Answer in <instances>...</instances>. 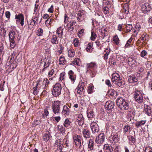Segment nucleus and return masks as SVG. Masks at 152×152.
I'll return each mask as SVG.
<instances>
[{
	"label": "nucleus",
	"instance_id": "0e129e2a",
	"mask_svg": "<svg viewBox=\"0 0 152 152\" xmlns=\"http://www.w3.org/2000/svg\"><path fill=\"white\" fill-rule=\"evenodd\" d=\"M63 141L64 142H65L64 143V145H66V146H64V147H66L68 146L69 141L66 139H64V140Z\"/></svg>",
	"mask_w": 152,
	"mask_h": 152
},
{
	"label": "nucleus",
	"instance_id": "e433bc0d",
	"mask_svg": "<svg viewBox=\"0 0 152 152\" xmlns=\"http://www.w3.org/2000/svg\"><path fill=\"white\" fill-rule=\"evenodd\" d=\"M71 122L68 118H66L64 121V126L65 127H68L70 125Z\"/></svg>",
	"mask_w": 152,
	"mask_h": 152
},
{
	"label": "nucleus",
	"instance_id": "49530a36",
	"mask_svg": "<svg viewBox=\"0 0 152 152\" xmlns=\"http://www.w3.org/2000/svg\"><path fill=\"white\" fill-rule=\"evenodd\" d=\"M10 47L12 48H13L15 47L16 44L15 42V40H10Z\"/></svg>",
	"mask_w": 152,
	"mask_h": 152
},
{
	"label": "nucleus",
	"instance_id": "a878e982",
	"mask_svg": "<svg viewBox=\"0 0 152 152\" xmlns=\"http://www.w3.org/2000/svg\"><path fill=\"white\" fill-rule=\"evenodd\" d=\"M87 114L88 117L90 119H91L94 116V112L91 109H88L87 110Z\"/></svg>",
	"mask_w": 152,
	"mask_h": 152
},
{
	"label": "nucleus",
	"instance_id": "69168bd1",
	"mask_svg": "<svg viewBox=\"0 0 152 152\" xmlns=\"http://www.w3.org/2000/svg\"><path fill=\"white\" fill-rule=\"evenodd\" d=\"M48 11L50 13H53V5H51L50 7L49 8Z\"/></svg>",
	"mask_w": 152,
	"mask_h": 152
},
{
	"label": "nucleus",
	"instance_id": "603ef678",
	"mask_svg": "<svg viewBox=\"0 0 152 152\" xmlns=\"http://www.w3.org/2000/svg\"><path fill=\"white\" fill-rule=\"evenodd\" d=\"M132 40V38L131 37L128 40L127 43L126 44L125 46L126 47H128L130 46V43H131Z\"/></svg>",
	"mask_w": 152,
	"mask_h": 152
},
{
	"label": "nucleus",
	"instance_id": "a211bd4d",
	"mask_svg": "<svg viewBox=\"0 0 152 152\" xmlns=\"http://www.w3.org/2000/svg\"><path fill=\"white\" fill-rule=\"evenodd\" d=\"M63 109L62 111V114L66 116L68 115L69 113V110L68 107L66 105H63Z\"/></svg>",
	"mask_w": 152,
	"mask_h": 152
},
{
	"label": "nucleus",
	"instance_id": "7ed1b4c3",
	"mask_svg": "<svg viewBox=\"0 0 152 152\" xmlns=\"http://www.w3.org/2000/svg\"><path fill=\"white\" fill-rule=\"evenodd\" d=\"M63 105L59 101H54L52 105V109L54 113L56 115H59L62 107Z\"/></svg>",
	"mask_w": 152,
	"mask_h": 152
},
{
	"label": "nucleus",
	"instance_id": "dca6fc26",
	"mask_svg": "<svg viewBox=\"0 0 152 152\" xmlns=\"http://www.w3.org/2000/svg\"><path fill=\"white\" fill-rule=\"evenodd\" d=\"M94 141L90 139L88 143L87 148L88 151L91 152L94 149Z\"/></svg>",
	"mask_w": 152,
	"mask_h": 152
},
{
	"label": "nucleus",
	"instance_id": "6e6d98bb",
	"mask_svg": "<svg viewBox=\"0 0 152 152\" xmlns=\"http://www.w3.org/2000/svg\"><path fill=\"white\" fill-rule=\"evenodd\" d=\"M37 86L34 87L33 89L34 94L35 95H36L37 94Z\"/></svg>",
	"mask_w": 152,
	"mask_h": 152
},
{
	"label": "nucleus",
	"instance_id": "c9c22d12",
	"mask_svg": "<svg viewBox=\"0 0 152 152\" xmlns=\"http://www.w3.org/2000/svg\"><path fill=\"white\" fill-rule=\"evenodd\" d=\"M68 55L69 56L71 57H73L75 55V52L74 50H73L70 48L68 50Z\"/></svg>",
	"mask_w": 152,
	"mask_h": 152
},
{
	"label": "nucleus",
	"instance_id": "a18cd8bd",
	"mask_svg": "<svg viewBox=\"0 0 152 152\" xmlns=\"http://www.w3.org/2000/svg\"><path fill=\"white\" fill-rule=\"evenodd\" d=\"M113 40L116 45L119 44V40L117 35H115L114 37Z\"/></svg>",
	"mask_w": 152,
	"mask_h": 152
},
{
	"label": "nucleus",
	"instance_id": "4be33fe9",
	"mask_svg": "<svg viewBox=\"0 0 152 152\" xmlns=\"http://www.w3.org/2000/svg\"><path fill=\"white\" fill-rule=\"evenodd\" d=\"M63 144V141L62 139H58L56 140L55 142V145H56L60 150H62Z\"/></svg>",
	"mask_w": 152,
	"mask_h": 152
},
{
	"label": "nucleus",
	"instance_id": "cd10ccee",
	"mask_svg": "<svg viewBox=\"0 0 152 152\" xmlns=\"http://www.w3.org/2000/svg\"><path fill=\"white\" fill-rule=\"evenodd\" d=\"M68 74L69 76V78L73 83L75 80V77L74 75V72L72 70H70L68 72Z\"/></svg>",
	"mask_w": 152,
	"mask_h": 152
},
{
	"label": "nucleus",
	"instance_id": "393cba45",
	"mask_svg": "<svg viewBox=\"0 0 152 152\" xmlns=\"http://www.w3.org/2000/svg\"><path fill=\"white\" fill-rule=\"evenodd\" d=\"M63 29L61 27L58 28L56 31V33L58 37L61 38L63 34Z\"/></svg>",
	"mask_w": 152,
	"mask_h": 152
},
{
	"label": "nucleus",
	"instance_id": "c85d7f7f",
	"mask_svg": "<svg viewBox=\"0 0 152 152\" xmlns=\"http://www.w3.org/2000/svg\"><path fill=\"white\" fill-rule=\"evenodd\" d=\"M128 138L129 140V143L130 145H132L136 142L135 138L133 136L131 135L128 136Z\"/></svg>",
	"mask_w": 152,
	"mask_h": 152
},
{
	"label": "nucleus",
	"instance_id": "bb28decb",
	"mask_svg": "<svg viewBox=\"0 0 152 152\" xmlns=\"http://www.w3.org/2000/svg\"><path fill=\"white\" fill-rule=\"evenodd\" d=\"M103 149L105 150H108L110 152H113V148L110 145L106 144L104 145Z\"/></svg>",
	"mask_w": 152,
	"mask_h": 152
},
{
	"label": "nucleus",
	"instance_id": "864d4df0",
	"mask_svg": "<svg viewBox=\"0 0 152 152\" xmlns=\"http://www.w3.org/2000/svg\"><path fill=\"white\" fill-rule=\"evenodd\" d=\"M65 75V73L64 72L61 73L60 75V77L59 78V80H62L64 78V76Z\"/></svg>",
	"mask_w": 152,
	"mask_h": 152
},
{
	"label": "nucleus",
	"instance_id": "1a4fd4ad",
	"mask_svg": "<svg viewBox=\"0 0 152 152\" xmlns=\"http://www.w3.org/2000/svg\"><path fill=\"white\" fill-rule=\"evenodd\" d=\"M90 126L92 131L93 133H97L99 130V126L95 122H91Z\"/></svg>",
	"mask_w": 152,
	"mask_h": 152
},
{
	"label": "nucleus",
	"instance_id": "2eb2a0df",
	"mask_svg": "<svg viewBox=\"0 0 152 152\" xmlns=\"http://www.w3.org/2000/svg\"><path fill=\"white\" fill-rule=\"evenodd\" d=\"M144 110L145 113L149 116L152 115V110L151 107L147 105H144Z\"/></svg>",
	"mask_w": 152,
	"mask_h": 152
},
{
	"label": "nucleus",
	"instance_id": "58836bf2",
	"mask_svg": "<svg viewBox=\"0 0 152 152\" xmlns=\"http://www.w3.org/2000/svg\"><path fill=\"white\" fill-rule=\"evenodd\" d=\"M94 91V86L92 84H90L88 88V92L89 94L92 93Z\"/></svg>",
	"mask_w": 152,
	"mask_h": 152
},
{
	"label": "nucleus",
	"instance_id": "9b49d317",
	"mask_svg": "<svg viewBox=\"0 0 152 152\" xmlns=\"http://www.w3.org/2000/svg\"><path fill=\"white\" fill-rule=\"evenodd\" d=\"M142 10L144 13L149 12L151 9V7L148 3H145L142 6Z\"/></svg>",
	"mask_w": 152,
	"mask_h": 152
},
{
	"label": "nucleus",
	"instance_id": "72a5a7b5",
	"mask_svg": "<svg viewBox=\"0 0 152 152\" xmlns=\"http://www.w3.org/2000/svg\"><path fill=\"white\" fill-rule=\"evenodd\" d=\"M52 18H51V17L48 18V19L45 21V24L46 26H48L49 25L51 24L53 22V20H52Z\"/></svg>",
	"mask_w": 152,
	"mask_h": 152
},
{
	"label": "nucleus",
	"instance_id": "423d86ee",
	"mask_svg": "<svg viewBox=\"0 0 152 152\" xmlns=\"http://www.w3.org/2000/svg\"><path fill=\"white\" fill-rule=\"evenodd\" d=\"M134 98L136 101L141 104L143 102V96L141 92L139 90H136L134 94Z\"/></svg>",
	"mask_w": 152,
	"mask_h": 152
},
{
	"label": "nucleus",
	"instance_id": "37998d69",
	"mask_svg": "<svg viewBox=\"0 0 152 152\" xmlns=\"http://www.w3.org/2000/svg\"><path fill=\"white\" fill-rule=\"evenodd\" d=\"M85 87L84 83L83 82H80L77 88H80L81 90H84Z\"/></svg>",
	"mask_w": 152,
	"mask_h": 152
},
{
	"label": "nucleus",
	"instance_id": "de8ad7c7",
	"mask_svg": "<svg viewBox=\"0 0 152 152\" xmlns=\"http://www.w3.org/2000/svg\"><path fill=\"white\" fill-rule=\"evenodd\" d=\"M74 45L76 47H78L79 45V41L77 39H75L73 41Z\"/></svg>",
	"mask_w": 152,
	"mask_h": 152
},
{
	"label": "nucleus",
	"instance_id": "8fccbe9b",
	"mask_svg": "<svg viewBox=\"0 0 152 152\" xmlns=\"http://www.w3.org/2000/svg\"><path fill=\"white\" fill-rule=\"evenodd\" d=\"M58 130L61 133H64L65 131V128H64L62 125H58Z\"/></svg>",
	"mask_w": 152,
	"mask_h": 152
},
{
	"label": "nucleus",
	"instance_id": "ea45409f",
	"mask_svg": "<svg viewBox=\"0 0 152 152\" xmlns=\"http://www.w3.org/2000/svg\"><path fill=\"white\" fill-rule=\"evenodd\" d=\"M104 52L106 53L104 55V58L105 59H107L108 58V56L110 53V50L108 49H106Z\"/></svg>",
	"mask_w": 152,
	"mask_h": 152
},
{
	"label": "nucleus",
	"instance_id": "c03bdc74",
	"mask_svg": "<svg viewBox=\"0 0 152 152\" xmlns=\"http://www.w3.org/2000/svg\"><path fill=\"white\" fill-rule=\"evenodd\" d=\"M97 37L96 34L94 32L92 31L91 32V39L92 41H94Z\"/></svg>",
	"mask_w": 152,
	"mask_h": 152
},
{
	"label": "nucleus",
	"instance_id": "39448f33",
	"mask_svg": "<svg viewBox=\"0 0 152 152\" xmlns=\"http://www.w3.org/2000/svg\"><path fill=\"white\" fill-rule=\"evenodd\" d=\"M62 87L61 84L57 83L54 85L52 91V94L54 96H57L61 94Z\"/></svg>",
	"mask_w": 152,
	"mask_h": 152
},
{
	"label": "nucleus",
	"instance_id": "4468645a",
	"mask_svg": "<svg viewBox=\"0 0 152 152\" xmlns=\"http://www.w3.org/2000/svg\"><path fill=\"white\" fill-rule=\"evenodd\" d=\"M128 64L132 67H135L136 64L135 59L132 57L128 58L127 60Z\"/></svg>",
	"mask_w": 152,
	"mask_h": 152
},
{
	"label": "nucleus",
	"instance_id": "bf43d9fd",
	"mask_svg": "<svg viewBox=\"0 0 152 152\" xmlns=\"http://www.w3.org/2000/svg\"><path fill=\"white\" fill-rule=\"evenodd\" d=\"M35 24L31 20V22L29 24H28L29 28L30 29L33 28V26H34Z\"/></svg>",
	"mask_w": 152,
	"mask_h": 152
},
{
	"label": "nucleus",
	"instance_id": "4c0bfd02",
	"mask_svg": "<svg viewBox=\"0 0 152 152\" xmlns=\"http://www.w3.org/2000/svg\"><path fill=\"white\" fill-rule=\"evenodd\" d=\"M38 15H37V13H36L35 15L33 16L32 19V21L33 22L34 24H36V22H37L38 20Z\"/></svg>",
	"mask_w": 152,
	"mask_h": 152
},
{
	"label": "nucleus",
	"instance_id": "c756f323",
	"mask_svg": "<svg viewBox=\"0 0 152 152\" xmlns=\"http://www.w3.org/2000/svg\"><path fill=\"white\" fill-rule=\"evenodd\" d=\"M93 43L92 42L89 43L86 48V50L88 52H91L92 51Z\"/></svg>",
	"mask_w": 152,
	"mask_h": 152
},
{
	"label": "nucleus",
	"instance_id": "3c124183",
	"mask_svg": "<svg viewBox=\"0 0 152 152\" xmlns=\"http://www.w3.org/2000/svg\"><path fill=\"white\" fill-rule=\"evenodd\" d=\"M147 53L145 50H142L140 53V56L142 57H144L147 55Z\"/></svg>",
	"mask_w": 152,
	"mask_h": 152
},
{
	"label": "nucleus",
	"instance_id": "ddd939ff",
	"mask_svg": "<svg viewBox=\"0 0 152 152\" xmlns=\"http://www.w3.org/2000/svg\"><path fill=\"white\" fill-rule=\"evenodd\" d=\"M114 106V103L110 100L107 102L105 104V109L107 110L112 109Z\"/></svg>",
	"mask_w": 152,
	"mask_h": 152
},
{
	"label": "nucleus",
	"instance_id": "6ab92c4d",
	"mask_svg": "<svg viewBox=\"0 0 152 152\" xmlns=\"http://www.w3.org/2000/svg\"><path fill=\"white\" fill-rule=\"evenodd\" d=\"M128 80L130 83H133L137 82L138 80V79L135 75H130L128 77Z\"/></svg>",
	"mask_w": 152,
	"mask_h": 152
},
{
	"label": "nucleus",
	"instance_id": "09e8293b",
	"mask_svg": "<svg viewBox=\"0 0 152 152\" xmlns=\"http://www.w3.org/2000/svg\"><path fill=\"white\" fill-rule=\"evenodd\" d=\"M43 30L41 28H39L37 30V35L38 36H42L43 34Z\"/></svg>",
	"mask_w": 152,
	"mask_h": 152
},
{
	"label": "nucleus",
	"instance_id": "473e14b6",
	"mask_svg": "<svg viewBox=\"0 0 152 152\" xmlns=\"http://www.w3.org/2000/svg\"><path fill=\"white\" fill-rule=\"evenodd\" d=\"M57 37L55 35H53L51 39V42L53 44H57L58 43V40H57Z\"/></svg>",
	"mask_w": 152,
	"mask_h": 152
},
{
	"label": "nucleus",
	"instance_id": "f3484780",
	"mask_svg": "<svg viewBox=\"0 0 152 152\" xmlns=\"http://www.w3.org/2000/svg\"><path fill=\"white\" fill-rule=\"evenodd\" d=\"M76 118L79 122V124L80 126H82L84 124V118L83 117L82 115L81 114H79L76 115Z\"/></svg>",
	"mask_w": 152,
	"mask_h": 152
},
{
	"label": "nucleus",
	"instance_id": "a19ab883",
	"mask_svg": "<svg viewBox=\"0 0 152 152\" xmlns=\"http://www.w3.org/2000/svg\"><path fill=\"white\" fill-rule=\"evenodd\" d=\"M83 90H84L83 89L81 90L80 88H77L75 90V91H76L77 94L82 96L83 95V92H84Z\"/></svg>",
	"mask_w": 152,
	"mask_h": 152
},
{
	"label": "nucleus",
	"instance_id": "b1692460",
	"mask_svg": "<svg viewBox=\"0 0 152 152\" xmlns=\"http://www.w3.org/2000/svg\"><path fill=\"white\" fill-rule=\"evenodd\" d=\"M110 139H112L111 141H113L115 142H117L119 141V138L117 133H116L115 134H112L111 137H110Z\"/></svg>",
	"mask_w": 152,
	"mask_h": 152
},
{
	"label": "nucleus",
	"instance_id": "f704fd0d",
	"mask_svg": "<svg viewBox=\"0 0 152 152\" xmlns=\"http://www.w3.org/2000/svg\"><path fill=\"white\" fill-rule=\"evenodd\" d=\"M146 121L143 120L139 121L136 123V126L138 128L140 127L142 125H144Z\"/></svg>",
	"mask_w": 152,
	"mask_h": 152
},
{
	"label": "nucleus",
	"instance_id": "680f3d73",
	"mask_svg": "<svg viewBox=\"0 0 152 152\" xmlns=\"http://www.w3.org/2000/svg\"><path fill=\"white\" fill-rule=\"evenodd\" d=\"M105 83L109 87H111L112 86L109 80H106Z\"/></svg>",
	"mask_w": 152,
	"mask_h": 152
},
{
	"label": "nucleus",
	"instance_id": "f8f14e48",
	"mask_svg": "<svg viewBox=\"0 0 152 152\" xmlns=\"http://www.w3.org/2000/svg\"><path fill=\"white\" fill-rule=\"evenodd\" d=\"M82 137L79 135L77 134L75 135L73 137V139L75 144L77 145V143H78L79 145V148L81 147V139Z\"/></svg>",
	"mask_w": 152,
	"mask_h": 152
},
{
	"label": "nucleus",
	"instance_id": "052dcab7",
	"mask_svg": "<svg viewBox=\"0 0 152 152\" xmlns=\"http://www.w3.org/2000/svg\"><path fill=\"white\" fill-rule=\"evenodd\" d=\"M5 16L7 18L9 19L10 16V13L9 11H7L5 13Z\"/></svg>",
	"mask_w": 152,
	"mask_h": 152
},
{
	"label": "nucleus",
	"instance_id": "412c9836",
	"mask_svg": "<svg viewBox=\"0 0 152 152\" xmlns=\"http://www.w3.org/2000/svg\"><path fill=\"white\" fill-rule=\"evenodd\" d=\"M51 137L50 134L48 132L44 133L43 134V139L45 142L48 141L51 138Z\"/></svg>",
	"mask_w": 152,
	"mask_h": 152
},
{
	"label": "nucleus",
	"instance_id": "20e7f679",
	"mask_svg": "<svg viewBox=\"0 0 152 152\" xmlns=\"http://www.w3.org/2000/svg\"><path fill=\"white\" fill-rule=\"evenodd\" d=\"M111 81L113 83L119 86H121L123 83L119 75L116 73H113L112 75Z\"/></svg>",
	"mask_w": 152,
	"mask_h": 152
},
{
	"label": "nucleus",
	"instance_id": "0eeeda50",
	"mask_svg": "<svg viewBox=\"0 0 152 152\" xmlns=\"http://www.w3.org/2000/svg\"><path fill=\"white\" fill-rule=\"evenodd\" d=\"M49 83V81L47 78L43 79L42 78H40L37 81V86L40 85V87L42 88H45Z\"/></svg>",
	"mask_w": 152,
	"mask_h": 152
},
{
	"label": "nucleus",
	"instance_id": "6e6552de",
	"mask_svg": "<svg viewBox=\"0 0 152 152\" xmlns=\"http://www.w3.org/2000/svg\"><path fill=\"white\" fill-rule=\"evenodd\" d=\"M105 138V136L103 133L99 134L96 138L95 142L98 144L103 143Z\"/></svg>",
	"mask_w": 152,
	"mask_h": 152
},
{
	"label": "nucleus",
	"instance_id": "7c9ffc66",
	"mask_svg": "<svg viewBox=\"0 0 152 152\" xmlns=\"http://www.w3.org/2000/svg\"><path fill=\"white\" fill-rule=\"evenodd\" d=\"M123 129L124 133L125 134L127 132H130L131 130V127L127 125L124 126Z\"/></svg>",
	"mask_w": 152,
	"mask_h": 152
},
{
	"label": "nucleus",
	"instance_id": "79ce46f5",
	"mask_svg": "<svg viewBox=\"0 0 152 152\" xmlns=\"http://www.w3.org/2000/svg\"><path fill=\"white\" fill-rule=\"evenodd\" d=\"M133 28L132 24H128L126 27V33L129 32L131 31Z\"/></svg>",
	"mask_w": 152,
	"mask_h": 152
},
{
	"label": "nucleus",
	"instance_id": "f03ea898",
	"mask_svg": "<svg viewBox=\"0 0 152 152\" xmlns=\"http://www.w3.org/2000/svg\"><path fill=\"white\" fill-rule=\"evenodd\" d=\"M116 103L118 107L121 110H127L129 108V104L128 101L122 98H118Z\"/></svg>",
	"mask_w": 152,
	"mask_h": 152
},
{
	"label": "nucleus",
	"instance_id": "5701e85b",
	"mask_svg": "<svg viewBox=\"0 0 152 152\" xmlns=\"http://www.w3.org/2000/svg\"><path fill=\"white\" fill-rule=\"evenodd\" d=\"M82 133L84 137L86 138H89L90 136V132L88 129H83Z\"/></svg>",
	"mask_w": 152,
	"mask_h": 152
},
{
	"label": "nucleus",
	"instance_id": "338daca9",
	"mask_svg": "<svg viewBox=\"0 0 152 152\" xmlns=\"http://www.w3.org/2000/svg\"><path fill=\"white\" fill-rule=\"evenodd\" d=\"M54 72V70L53 69H52L50 71H49L48 73V75L49 76H52Z\"/></svg>",
	"mask_w": 152,
	"mask_h": 152
},
{
	"label": "nucleus",
	"instance_id": "f257e3e1",
	"mask_svg": "<svg viewBox=\"0 0 152 152\" xmlns=\"http://www.w3.org/2000/svg\"><path fill=\"white\" fill-rule=\"evenodd\" d=\"M97 65L94 62L86 64V73L89 74L91 77H94L97 72L96 70Z\"/></svg>",
	"mask_w": 152,
	"mask_h": 152
},
{
	"label": "nucleus",
	"instance_id": "5fc2aeb1",
	"mask_svg": "<svg viewBox=\"0 0 152 152\" xmlns=\"http://www.w3.org/2000/svg\"><path fill=\"white\" fill-rule=\"evenodd\" d=\"M79 59H75V60L73 61L72 63L75 65H78L79 64Z\"/></svg>",
	"mask_w": 152,
	"mask_h": 152
},
{
	"label": "nucleus",
	"instance_id": "2f4dec72",
	"mask_svg": "<svg viewBox=\"0 0 152 152\" xmlns=\"http://www.w3.org/2000/svg\"><path fill=\"white\" fill-rule=\"evenodd\" d=\"M59 61V64L60 65H64L65 64L66 60H65V58L63 56H61L60 57Z\"/></svg>",
	"mask_w": 152,
	"mask_h": 152
},
{
	"label": "nucleus",
	"instance_id": "aec40b11",
	"mask_svg": "<svg viewBox=\"0 0 152 152\" xmlns=\"http://www.w3.org/2000/svg\"><path fill=\"white\" fill-rule=\"evenodd\" d=\"M16 36V32L14 30H11L9 34V36L10 40H15Z\"/></svg>",
	"mask_w": 152,
	"mask_h": 152
},
{
	"label": "nucleus",
	"instance_id": "e2e57ef3",
	"mask_svg": "<svg viewBox=\"0 0 152 152\" xmlns=\"http://www.w3.org/2000/svg\"><path fill=\"white\" fill-rule=\"evenodd\" d=\"M139 72L140 73L143 72L144 71V69L143 67L142 66H140L138 67Z\"/></svg>",
	"mask_w": 152,
	"mask_h": 152
},
{
	"label": "nucleus",
	"instance_id": "13d9d810",
	"mask_svg": "<svg viewBox=\"0 0 152 152\" xmlns=\"http://www.w3.org/2000/svg\"><path fill=\"white\" fill-rule=\"evenodd\" d=\"M76 22L73 21H71L69 23V26L72 27L73 26H76Z\"/></svg>",
	"mask_w": 152,
	"mask_h": 152
},
{
	"label": "nucleus",
	"instance_id": "4d7b16f0",
	"mask_svg": "<svg viewBox=\"0 0 152 152\" xmlns=\"http://www.w3.org/2000/svg\"><path fill=\"white\" fill-rule=\"evenodd\" d=\"M39 7V5H37L36 4H35V7L34 10V12L33 13V14H34L35 12H37L38 11V7Z\"/></svg>",
	"mask_w": 152,
	"mask_h": 152
},
{
	"label": "nucleus",
	"instance_id": "774afa93",
	"mask_svg": "<svg viewBox=\"0 0 152 152\" xmlns=\"http://www.w3.org/2000/svg\"><path fill=\"white\" fill-rule=\"evenodd\" d=\"M54 119L57 122H58L61 119V117L60 116H56L54 117Z\"/></svg>",
	"mask_w": 152,
	"mask_h": 152
},
{
	"label": "nucleus",
	"instance_id": "9d476101",
	"mask_svg": "<svg viewBox=\"0 0 152 152\" xmlns=\"http://www.w3.org/2000/svg\"><path fill=\"white\" fill-rule=\"evenodd\" d=\"M15 19L16 20V23H17L20 22V24L22 26L24 24V16L22 14H19L16 15L15 16Z\"/></svg>",
	"mask_w": 152,
	"mask_h": 152
}]
</instances>
